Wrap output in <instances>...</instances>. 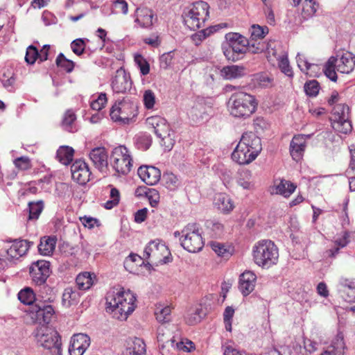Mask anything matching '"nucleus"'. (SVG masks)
<instances>
[{
    "instance_id": "38",
    "label": "nucleus",
    "mask_w": 355,
    "mask_h": 355,
    "mask_svg": "<svg viewBox=\"0 0 355 355\" xmlns=\"http://www.w3.org/2000/svg\"><path fill=\"white\" fill-rule=\"evenodd\" d=\"M44 208L43 201L39 200L36 202H31L28 203V220H37Z\"/></svg>"
},
{
    "instance_id": "12",
    "label": "nucleus",
    "mask_w": 355,
    "mask_h": 355,
    "mask_svg": "<svg viewBox=\"0 0 355 355\" xmlns=\"http://www.w3.org/2000/svg\"><path fill=\"white\" fill-rule=\"evenodd\" d=\"M71 173L73 180L80 184H86L92 175L87 164L82 159H77L71 164Z\"/></svg>"
},
{
    "instance_id": "59",
    "label": "nucleus",
    "mask_w": 355,
    "mask_h": 355,
    "mask_svg": "<svg viewBox=\"0 0 355 355\" xmlns=\"http://www.w3.org/2000/svg\"><path fill=\"white\" fill-rule=\"evenodd\" d=\"M173 58V52L164 53L159 58L160 67L162 69H167L171 64Z\"/></svg>"
},
{
    "instance_id": "34",
    "label": "nucleus",
    "mask_w": 355,
    "mask_h": 355,
    "mask_svg": "<svg viewBox=\"0 0 355 355\" xmlns=\"http://www.w3.org/2000/svg\"><path fill=\"white\" fill-rule=\"evenodd\" d=\"M332 126L335 130L343 134L349 133L352 129L351 121L348 119H345V116H340V118L336 116V119H334L332 123Z\"/></svg>"
},
{
    "instance_id": "27",
    "label": "nucleus",
    "mask_w": 355,
    "mask_h": 355,
    "mask_svg": "<svg viewBox=\"0 0 355 355\" xmlns=\"http://www.w3.org/2000/svg\"><path fill=\"white\" fill-rule=\"evenodd\" d=\"M345 348L343 336L338 334L327 349L320 355H344Z\"/></svg>"
},
{
    "instance_id": "63",
    "label": "nucleus",
    "mask_w": 355,
    "mask_h": 355,
    "mask_svg": "<svg viewBox=\"0 0 355 355\" xmlns=\"http://www.w3.org/2000/svg\"><path fill=\"white\" fill-rule=\"evenodd\" d=\"M146 194L149 199L150 205L152 207H156L159 198L158 192L155 189H149Z\"/></svg>"
},
{
    "instance_id": "24",
    "label": "nucleus",
    "mask_w": 355,
    "mask_h": 355,
    "mask_svg": "<svg viewBox=\"0 0 355 355\" xmlns=\"http://www.w3.org/2000/svg\"><path fill=\"white\" fill-rule=\"evenodd\" d=\"M240 142L249 148L256 157L262 150L261 139L252 132H247L243 134Z\"/></svg>"
},
{
    "instance_id": "57",
    "label": "nucleus",
    "mask_w": 355,
    "mask_h": 355,
    "mask_svg": "<svg viewBox=\"0 0 355 355\" xmlns=\"http://www.w3.org/2000/svg\"><path fill=\"white\" fill-rule=\"evenodd\" d=\"M193 343L190 340H187L186 343H184L177 338V341L175 343L176 353L178 354L180 351L190 352L191 348L193 347Z\"/></svg>"
},
{
    "instance_id": "62",
    "label": "nucleus",
    "mask_w": 355,
    "mask_h": 355,
    "mask_svg": "<svg viewBox=\"0 0 355 355\" xmlns=\"http://www.w3.org/2000/svg\"><path fill=\"white\" fill-rule=\"evenodd\" d=\"M80 220L82 224L89 229L93 228L95 225H100L98 220L93 217H87L85 216L83 217H80Z\"/></svg>"
},
{
    "instance_id": "28",
    "label": "nucleus",
    "mask_w": 355,
    "mask_h": 355,
    "mask_svg": "<svg viewBox=\"0 0 355 355\" xmlns=\"http://www.w3.org/2000/svg\"><path fill=\"white\" fill-rule=\"evenodd\" d=\"M177 341L176 336L164 340L162 335L159 337V348L162 355H178L176 353L175 343Z\"/></svg>"
},
{
    "instance_id": "48",
    "label": "nucleus",
    "mask_w": 355,
    "mask_h": 355,
    "mask_svg": "<svg viewBox=\"0 0 355 355\" xmlns=\"http://www.w3.org/2000/svg\"><path fill=\"white\" fill-rule=\"evenodd\" d=\"M268 33L266 26L262 27L259 25H252L251 28V37L252 40L261 39Z\"/></svg>"
},
{
    "instance_id": "16",
    "label": "nucleus",
    "mask_w": 355,
    "mask_h": 355,
    "mask_svg": "<svg viewBox=\"0 0 355 355\" xmlns=\"http://www.w3.org/2000/svg\"><path fill=\"white\" fill-rule=\"evenodd\" d=\"M310 135H295L290 144V153L292 158L296 162L300 161L304 155L306 146V138Z\"/></svg>"
},
{
    "instance_id": "40",
    "label": "nucleus",
    "mask_w": 355,
    "mask_h": 355,
    "mask_svg": "<svg viewBox=\"0 0 355 355\" xmlns=\"http://www.w3.org/2000/svg\"><path fill=\"white\" fill-rule=\"evenodd\" d=\"M334 57H331L326 62L324 67V73L325 76L331 81L336 82L337 80V74L336 72V67L334 64Z\"/></svg>"
},
{
    "instance_id": "8",
    "label": "nucleus",
    "mask_w": 355,
    "mask_h": 355,
    "mask_svg": "<svg viewBox=\"0 0 355 355\" xmlns=\"http://www.w3.org/2000/svg\"><path fill=\"white\" fill-rule=\"evenodd\" d=\"M111 160L113 168L119 175L128 174L132 166V159L128 150L124 146H119L113 149Z\"/></svg>"
},
{
    "instance_id": "26",
    "label": "nucleus",
    "mask_w": 355,
    "mask_h": 355,
    "mask_svg": "<svg viewBox=\"0 0 355 355\" xmlns=\"http://www.w3.org/2000/svg\"><path fill=\"white\" fill-rule=\"evenodd\" d=\"M221 76L227 80L241 78L247 74V69L241 65H230L223 67Z\"/></svg>"
},
{
    "instance_id": "41",
    "label": "nucleus",
    "mask_w": 355,
    "mask_h": 355,
    "mask_svg": "<svg viewBox=\"0 0 355 355\" xmlns=\"http://www.w3.org/2000/svg\"><path fill=\"white\" fill-rule=\"evenodd\" d=\"M205 106L198 103L191 107L189 112V115L193 121L198 122L203 119L204 114H205Z\"/></svg>"
},
{
    "instance_id": "20",
    "label": "nucleus",
    "mask_w": 355,
    "mask_h": 355,
    "mask_svg": "<svg viewBox=\"0 0 355 355\" xmlns=\"http://www.w3.org/2000/svg\"><path fill=\"white\" fill-rule=\"evenodd\" d=\"M257 157L250 151L249 148L245 147L240 141L236 148L232 153V159L239 164H248L254 161Z\"/></svg>"
},
{
    "instance_id": "2",
    "label": "nucleus",
    "mask_w": 355,
    "mask_h": 355,
    "mask_svg": "<svg viewBox=\"0 0 355 355\" xmlns=\"http://www.w3.org/2000/svg\"><path fill=\"white\" fill-rule=\"evenodd\" d=\"M18 298L24 304L31 305V313H35V319L40 323L49 324L53 315L55 311L53 307L49 304L54 301V297H49L47 299L39 300L35 297L33 291L31 288H25L18 293Z\"/></svg>"
},
{
    "instance_id": "45",
    "label": "nucleus",
    "mask_w": 355,
    "mask_h": 355,
    "mask_svg": "<svg viewBox=\"0 0 355 355\" xmlns=\"http://www.w3.org/2000/svg\"><path fill=\"white\" fill-rule=\"evenodd\" d=\"M302 12L305 17H311L313 15L319 8V4L315 1H303Z\"/></svg>"
},
{
    "instance_id": "39",
    "label": "nucleus",
    "mask_w": 355,
    "mask_h": 355,
    "mask_svg": "<svg viewBox=\"0 0 355 355\" xmlns=\"http://www.w3.org/2000/svg\"><path fill=\"white\" fill-rule=\"evenodd\" d=\"M55 62L58 67L63 69L67 73H71L75 66L74 62L67 59L62 53L58 54Z\"/></svg>"
},
{
    "instance_id": "22",
    "label": "nucleus",
    "mask_w": 355,
    "mask_h": 355,
    "mask_svg": "<svg viewBox=\"0 0 355 355\" xmlns=\"http://www.w3.org/2000/svg\"><path fill=\"white\" fill-rule=\"evenodd\" d=\"M138 175L148 185H155L161 178L160 171L155 166H140L138 168Z\"/></svg>"
},
{
    "instance_id": "6",
    "label": "nucleus",
    "mask_w": 355,
    "mask_h": 355,
    "mask_svg": "<svg viewBox=\"0 0 355 355\" xmlns=\"http://www.w3.org/2000/svg\"><path fill=\"white\" fill-rule=\"evenodd\" d=\"M180 242L181 246L189 252H200L204 246V242L200 232L199 225L196 223L187 224L182 230Z\"/></svg>"
},
{
    "instance_id": "14",
    "label": "nucleus",
    "mask_w": 355,
    "mask_h": 355,
    "mask_svg": "<svg viewBox=\"0 0 355 355\" xmlns=\"http://www.w3.org/2000/svg\"><path fill=\"white\" fill-rule=\"evenodd\" d=\"M227 45L234 53L238 54L241 58L246 53L248 45H250L248 40L243 35L236 33H230L226 35Z\"/></svg>"
},
{
    "instance_id": "30",
    "label": "nucleus",
    "mask_w": 355,
    "mask_h": 355,
    "mask_svg": "<svg viewBox=\"0 0 355 355\" xmlns=\"http://www.w3.org/2000/svg\"><path fill=\"white\" fill-rule=\"evenodd\" d=\"M131 343H128L129 347L126 349L127 355H145L146 345L144 340L139 338L131 339Z\"/></svg>"
},
{
    "instance_id": "53",
    "label": "nucleus",
    "mask_w": 355,
    "mask_h": 355,
    "mask_svg": "<svg viewBox=\"0 0 355 355\" xmlns=\"http://www.w3.org/2000/svg\"><path fill=\"white\" fill-rule=\"evenodd\" d=\"M143 101L147 109H152L155 103V95L154 92L150 89L146 90L144 94Z\"/></svg>"
},
{
    "instance_id": "4",
    "label": "nucleus",
    "mask_w": 355,
    "mask_h": 355,
    "mask_svg": "<svg viewBox=\"0 0 355 355\" xmlns=\"http://www.w3.org/2000/svg\"><path fill=\"white\" fill-rule=\"evenodd\" d=\"M253 257L258 266L269 268L278 261V248L270 240L261 241L253 248Z\"/></svg>"
},
{
    "instance_id": "55",
    "label": "nucleus",
    "mask_w": 355,
    "mask_h": 355,
    "mask_svg": "<svg viewBox=\"0 0 355 355\" xmlns=\"http://www.w3.org/2000/svg\"><path fill=\"white\" fill-rule=\"evenodd\" d=\"M341 284L345 288L343 292H347L349 299V301H352V299H355V285L354 283L348 280L343 279Z\"/></svg>"
},
{
    "instance_id": "5",
    "label": "nucleus",
    "mask_w": 355,
    "mask_h": 355,
    "mask_svg": "<svg viewBox=\"0 0 355 355\" xmlns=\"http://www.w3.org/2000/svg\"><path fill=\"white\" fill-rule=\"evenodd\" d=\"M208 3L203 1L194 2L187 8L183 15L185 25L191 30H196L204 26L209 17Z\"/></svg>"
},
{
    "instance_id": "3",
    "label": "nucleus",
    "mask_w": 355,
    "mask_h": 355,
    "mask_svg": "<svg viewBox=\"0 0 355 355\" xmlns=\"http://www.w3.org/2000/svg\"><path fill=\"white\" fill-rule=\"evenodd\" d=\"M257 105L255 96L243 92L232 94L227 103L230 114L235 118L243 119L254 113Z\"/></svg>"
},
{
    "instance_id": "44",
    "label": "nucleus",
    "mask_w": 355,
    "mask_h": 355,
    "mask_svg": "<svg viewBox=\"0 0 355 355\" xmlns=\"http://www.w3.org/2000/svg\"><path fill=\"white\" fill-rule=\"evenodd\" d=\"M78 294L71 288L64 289L62 294V304L66 306H70L76 302Z\"/></svg>"
},
{
    "instance_id": "61",
    "label": "nucleus",
    "mask_w": 355,
    "mask_h": 355,
    "mask_svg": "<svg viewBox=\"0 0 355 355\" xmlns=\"http://www.w3.org/2000/svg\"><path fill=\"white\" fill-rule=\"evenodd\" d=\"M297 62L299 68L302 71H307L311 69V67H314V64H310L306 59L304 58V57L299 53L297 54ZM307 73V72H306Z\"/></svg>"
},
{
    "instance_id": "25",
    "label": "nucleus",
    "mask_w": 355,
    "mask_h": 355,
    "mask_svg": "<svg viewBox=\"0 0 355 355\" xmlns=\"http://www.w3.org/2000/svg\"><path fill=\"white\" fill-rule=\"evenodd\" d=\"M148 123L153 126L154 132L158 138L171 132L166 120L159 116H154L147 119Z\"/></svg>"
},
{
    "instance_id": "36",
    "label": "nucleus",
    "mask_w": 355,
    "mask_h": 355,
    "mask_svg": "<svg viewBox=\"0 0 355 355\" xmlns=\"http://www.w3.org/2000/svg\"><path fill=\"white\" fill-rule=\"evenodd\" d=\"M296 189V186L291 182L286 180H281L280 182L276 186V193L284 196H290Z\"/></svg>"
},
{
    "instance_id": "37",
    "label": "nucleus",
    "mask_w": 355,
    "mask_h": 355,
    "mask_svg": "<svg viewBox=\"0 0 355 355\" xmlns=\"http://www.w3.org/2000/svg\"><path fill=\"white\" fill-rule=\"evenodd\" d=\"M76 282L80 290H87L93 284L91 275L87 272L79 274L76 279Z\"/></svg>"
},
{
    "instance_id": "1",
    "label": "nucleus",
    "mask_w": 355,
    "mask_h": 355,
    "mask_svg": "<svg viewBox=\"0 0 355 355\" xmlns=\"http://www.w3.org/2000/svg\"><path fill=\"white\" fill-rule=\"evenodd\" d=\"M136 296L130 290L121 288L116 293H107L106 296V311L119 320H125L136 307Z\"/></svg>"
},
{
    "instance_id": "18",
    "label": "nucleus",
    "mask_w": 355,
    "mask_h": 355,
    "mask_svg": "<svg viewBox=\"0 0 355 355\" xmlns=\"http://www.w3.org/2000/svg\"><path fill=\"white\" fill-rule=\"evenodd\" d=\"M7 242H12L7 240ZM33 245V242L28 240H14L12 245L7 250V254L12 259H18L26 254L29 248Z\"/></svg>"
},
{
    "instance_id": "31",
    "label": "nucleus",
    "mask_w": 355,
    "mask_h": 355,
    "mask_svg": "<svg viewBox=\"0 0 355 355\" xmlns=\"http://www.w3.org/2000/svg\"><path fill=\"white\" fill-rule=\"evenodd\" d=\"M214 204L223 213H229L234 207L232 199L223 193H220L215 198Z\"/></svg>"
},
{
    "instance_id": "58",
    "label": "nucleus",
    "mask_w": 355,
    "mask_h": 355,
    "mask_svg": "<svg viewBox=\"0 0 355 355\" xmlns=\"http://www.w3.org/2000/svg\"><path fill=\"white\" fill-rule=\"evenodd\" d=\"M349 108L348 105L345 104H339L335 108V112L334 113V119H336V116L337 118H340V116H345V119H348V113Z\"/></svg>"
},
{
    "instance_id": "19",
    "label": "nucleus",
    "mask_w": 355,
    "mask_h": 355,
    "mask_svg": "<svg viewBox=\"0 0 355 355\" xmlns=\"http://www.w3.org/2000/svg\"><path fill=\"white\" fill-rule=\"evenodd\" d=\"M257 276L250 270L243 272L239 276V289L243 296H248L254 289Z\"/></svg>"
},
{
    "instance_id": "43",
    "label": "nucleus",
    "mask_w": 355,
    "mask_h": 355,
    "mask_svg": "<svg viewBox=\"0 0 355 355\" xmlns=\"http://www.w3.org/2000/svg\"><path fill=\"white\" fill-rule=\"evenodd\" d=\"M205 313L201 309H196L193 313H189L186 318V322L189 325H195L199 323Z\"/></svg>"
},
{
    "instance_id": "17",
    "label": "nucleus",
    "mask_w": 355,
    "mask_h": 355,
    "mask_svg": "<svg viewBox=\"0 0 355 355\" xmlns=\"http://www.w3.org/2000/svg\"><path fill=\"white\" fill-rule=\"evenodd\" d=\"M89 158L95 168L101 172H105L108 166V155L104 147H97L89 153Z\"/></svg>"
},
{
    "instance_id": "52",
    "label": "nucleus",
    "mask_w": 355,
    "mask_h": 355,
    "mask_svg": "<svg viewBox=\"0 0 355 355\" xmlns=\"http://www.w3.org/2000/svg\"><path fill=\"white\" fill-rule=\"evenodd\" d=\"M39 52L37 48L33 45H30L27 49L25 55V60L28 64H33L38 58Z\"/></svg>"
},
{
    "instance_id": "29",
    "label": "nucleus",
    "mask_w": 355,
    "mask_h": 355,
    "mask_svg": "<svg viewBox=\"0 0 355 355\" xmlns=\"http://www.w3.org/2000/svg\"><path fill=\"white\" fill-rule=\"evenodd\" d=\"M57 239L55 236H44L40 239L38 250L41 254L50 255L55 250Z\"/></svg>"
},
{
    "instance_id": "49",
    "label": "nucleus",
    "mask_w": 355,
    "mask_h": 355,
    "mask_svg": "<svg viewBox=\"0 0 355 355\" xmlns=\"http://www.w3.org/2000/svg\"><path fill=\"white\" fill-rule=\"evenodd\" d=\"M159 139L161 140L160 144L164 146L166 150L170 151L173 148L175 144L173 131L167 133Z\"/></svg>"
},
{
    "instance_id": "21",
    "label": "nucleus",
    "mask_w": 355,
    "mask_h": 355,
    "mask_svg": "<svg viewBox=\"0 0 355 355\" xmlns=\"http://www.w3.org/2000/svg\"><path fill=\"white\" fill-rule=\"evenodd\" d=\"M334 64H336L337 71L342 73H349L354 68V57L349 52L343 53L341 56L334 57Z\"/></svg>"
},
{
    "instance_id": "9",
    "label": "nucleus",
    "mask_w": 355,
    "mask_h": 355,
    "mask_svg": "<svg viewBox=\"0 0 355 355\" xmlns=\"http://www.w3.org/2000/svg\"><path fill=\"white\" fill-rule=\"evenodd\" d=\"M37 343L44 348L50 350L52 355H61V337L57 331L46 329V332H37L35 335Z\"/></svg>"
},
{
    "instance_id": "47",
    "label": "nucleus",
    "mask_w": 355,
    "mask_h": 355,
    "mask_svg": "<svg viewBox=\"0 0 355 355\" xmlns=\"http://www.w3.org/2000/svg\"><path fill=\"white\" fill-rule=\"evenodd\" d=\"M279 67L282 72L285 75L292 77L293 76L292 68L289 64V61L286 55H284L278 60Z\"/></svg>"
},
{
    "instance_id": "50",
    "label": "nucleus",
    "mask_w": 355,
    "mask_h": 355,
    "mask_svg": "<svg viewBox=\"0 0 355 355\" xmlns=\"http://www.w3.org/2000/svg\"><path fill=\"white\" fill-rule=\"evenodd\" d=\"M135 62L137 64L140 73L146 76L150 72V64L141 55H137L135 58Z\"/></svg>"
},
{
    "instance_id": "11",
    "label": "nucleus",
    "mask_w": 355,
    "mask_h": 355,
    "mask_svg": "<svg viewBox=\"0 0 355 355\" xmlns=\"http://www.w3.org/2000/svg\"><path fill=\"white\" fill-rule=\"evenodd\" d=\"M51 272L50 262L45 260H39L33 262L29 269L31 279L37 285L44 284Z\"/></svg>"
},
{
    "instance_id": "54",
    "label": "nucleus",
    "mask_w": 355,
    "mask_h": 355,
    "mask_svg": "<svg viewBox=\"0 0 355 355\" xmlns=\"http://www.w3.org/2000/svg\"><path fill=\"white\" fill-rule=\"evenodd\" d=\"M14 164L17 168L22 171H26L31 168V160L26 156L16 158L14 160Z\"/></svg>"
},
{
    "instance_id": "56",
    "label": "nucleus",
    "mask_w": 355,
    "mask_h": 355,
    "mask_svg": "<svg viewBox=\"0 0 355 355\" xmlns=\"http://www.w3.org/2000/svg\"><path fill=\"white\" fill-rule=\"evenodd\" d=\"M106 103H107L106 94L104 93H101V94H99L97 99L92 101L91 107L94 110L98 111L105 107Z\"/></svg>"
},
{
    "instance_id": "13",
    "label": "nucleus",
    "mask_w": 355,
    "mask_h": 355,
    "mask_svg": "<svg viewBox=\"0 0 355 355\" xmlns=\"http://www.w3.org/2000/svg\"><path fill=\"white\" fill-rule=\"evenodd\" d=\"M130 76L122 67L116 70V75L112 81V88L116 93H125L132 87Z\"/></svg>"
},
{
    "instance_id": "46",
    "label": "nucleus",
    "mask_w": 355,
    "mask_h": 355,
    "mask_svg": "<svg viewBox=\"0 0 355 355\" xmlns=\"http://www.w3.org/2000/svg\"><path fill=\"white\" fill-rule=\"evenodd\" d=\"M304 90L309 96H316L320 90V85L318 82L315 80L306 82L304 85Z\"/></svg>"
},
{
    "instance_id": "51",
    "label": "nucleus",
    "mask_w": 355,
    "mask_h": 355,
    "mask_svg": "<svg viewBox=\"0 0 355 355\" xmlns=\"http://www.w3.org/2000/svg\"><path fill=\"white\" fill-rule=\"evenodd\" d=\"M85 46V42L81 38L76 39L71 43L72 51L78 56L81 55L84 53Z\"/></svg>"
},
{
    "instance_id": "10",
    "label": "nucleus",
    "mask_w": 355,
    "mask_h": 355,
    "mask_svg": "<svg viewBox=\"0 0 355 355\" xmlns=\"http://www.w3.org/2000/svg\"><path fill=\"white\" fill-rule=\"evenodd\" d=\"M170 252L167 246L159 240H155L149 242L145 248L144 252V258L148 259L150 257L159 262L166 263L168 259V254Z\"/></svg>"
},
{
    "instance_id": "15",
    "label": "nucleus",
    "mask_w": 355,
    "mask_h": 355,
    "mask_svg": "<svg viewBox=\"0 0 355 355\" xmlns=\"http://www.w3.org/2000/svg\"><path fill=\"white\" fill-rule=\"evenodd\" d=\"M90 345V338L85 334H74L70 342V355H83Z\"/></svg>"
},
{
    "instance_id": "60",
    "label": "nucleus",
    "mask_w": 355,
    "mask_h": 355,
    "mask_svg": "<svg viewBox=\"0 0 355 355\" xmlns=\"http://www.w3.org/2000/svg\"><path fill=\"white\" fill-rule=\"evenodd\" d=\"M162 180L166 187L173 189L176 187L178 178L173 173H164Z\"/></svg>"
},
{
    "instance_id": "35",
    "label": "nucleus",
    "mask_w": 355,
    "mask_h": 355,
    "mask_svg": "<svg viewBox=\"0 0 355 355\" xmlns=\"http://www.w3.org/2000/svg\"><path fill=\"white\" fill-rule=\"evenodd\" d=\"M171 309L169 306H164L162 304H156L155 315L159 322L165 323L171 320Z\"/></svg>"
},
{
    "instance_id": "42",
    "label": "nucleus",
    "mask_w": 355,
    "mask_h": 355,
    "mask_svg": "<svg viewBox=\"0 0 355 355\" xmlns=\"http://www.w3.org/2000/svg\"><path fill=\"white\" fill-rule=\"evenodd\" d=\"M209 245L220 257H227L230 255V252L226 245L218 241H211L209 243Z\"/></svg>"
},
{
    "instance_id": "32",
    "label": "nucleus",
    "mask_w": 355,
    "mask_h": 355,
    "mask_svg": "<svg viewBox=\"0 0 355 355\" xmlns=\"http://www.w3.org/2000/svg\"><path fill=\"white\" fill-rule=\"evenodd\" d=\"M76 120V116L73 111L71 110H68L63 115L61 126L64 130L69 132H74L77 131Z\"/></svg>"
},
{
    "instance_id": "64",
    "label": "nucleus",
    "mask_w": 355,
    "mask_h": 355,
    "mask_svg": "<svg viewBox=\"0 0 355 355\" xmlns=\"http://www.w3.org/2000/svg\"><path fill=\"white\" fill-rule=\"evenodd\" d=\"M223 53H224L225 56L229 60L236 62V61L241 59V57L238 54H236L233 51H232V49L229 46H227V47H223Z\"/></svg>"
},
{
    "instance_id": "7",
    "label": "nucleus",
    "mask_w": 355,
    "mask_h": 355,
    "mask_svg": "<svg viewBox=\"0 0 355 355\" xmlns=\"http://www.w3.org/2000/svg\"><path fill=\"white\" fill-rule=\"evenodd\" d=\"M137 104L134 101L123 98L112 107L110 115L114 121L126 124L137 116Z\"/></svg>"
},
{
    "instance_id": "33",
    "label": "nucleus",
    "mask_w": 355,
    "mask_h": 355,
    "mask_svg": "<svg viewBox=\"0 0 355 355\" xmlns=\"http://www.w3.org/2000/svg\"><path fill=\"white\" fill-rule=\"evenodd\" d=\"M74 150L69 146H63L57 150L56 157L58 160L64 165H68L73 160Z\"/></svg>"
},
{
    "instance_id": "23",
    "label": "nucleus",
    "mask_w": 355,
    "mask_h": 355,
    "mask_svg": "<svg viewBox=\"0 0 355 355\" xmlns=\"http://www.w3.org/2000/svg\"><path fill=\"white\" fill-rule=\"evenodd\" d=\"M155 18L153 11L147 7H139L135 10V21L142 28H150L153 26Z\"/></svg>"
}]
</instances>
